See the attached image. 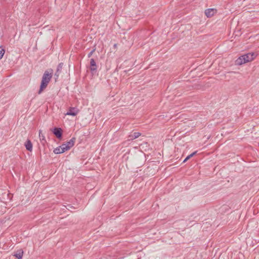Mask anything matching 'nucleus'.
<instances>
[{
	"label": "nucleus",
	"instance_id": "f257e3e1",
	"mask_svg": "<svg viewBox=\"0 0 259 259\" xmlns=\"http://www.w3.org/2000/svg\"><path fill=\"white\" fill-rule=\"evenodd\" d=\"M53 72V71L52 69H50V70H46L45 71L42 77L40 89L38 92V94H40L41 92L47 88L48 83L52 77Z\"/></svg>",
	"mask_w": 259,
	"mask_h": 259
},
{
	"label": "nucleus",
	"instance_id": "f03ea898",
	"mask_svg": "<svg viewBox=\"0 0 259 259\" xmlns=\"http://www.w3.org/2000/svg\"><path fill=\"white\" fill-rule=\"evenodd\" d=\"M256 56V54L254 53H247L239 57L236 60V63L237 65H242L247 62L251 61L255 58Z\"/></svg>",
	"mask_w": 259,
	"mask_h": 259
},
{
	"label": "nucleus",
	"instance_id": "7ed1b4c3",
	"mask_svg": "<svg viewBox=\"0 0 259 259\" xmlns=\"http://www.w3.org/2000/svg\"><path fill=\"white\" fill-rule=\"evenodd\" d=\"M90 69L93 74L95 73L97 70V65L95 60L93 58L90 60Z\"/></svg>",
	"mask_w": 259,
	"mask_h": 259
},
{
	"label": "nucleus",
	"instance_id": "20e7f679",
	"mask_svg": "<svg viewBox=\"0 0 259 259\" xmlns=\"http://www.w3.org/2000/svg\"><path fill=\"white\" fill-rule=\"evenodd\" d=\"M79 112V110L75 107H70L68 112L66 113V115L76 116Z\"/></svg>",
	"mask_w": 259,
	"mask_h": 259
},
{
	"label": "nucleus",
	"instance_id": "39448f33",
	"mask_svg": "<svg viewBox=\"0 0 259 259\" xmlns=\"http://www.w3.org/2000/svg\"><path fill=\"white\" fill-rule=\"evenodd\" d=\"M53 134L58 139H61L62 136V130L59 127H55L52 131Z\"/></svg>",
	"mask_w": 259,
	"mask_h": 259
},
{
	"label": "nucleus",
	"instance_id": "423d86ee",
	"mask_svg": "<svg viewBox=\"0 0 259 259\" xmlns=\"http://www.w3.org/2000/svg\"><path fill=\"white\" fill-rule=\"evenodd\" d=\"M216 12L217 10L214 9H208L205 11V14L207 17H210Z\"/></svg>",
	"mask_w": 259,
	"mask_h": 259
},
{
	"label": "nucleus",
	"instance_id": "0eeeda50",
	"mask_svg": "<svg viewBox=\"0 0 259 259\" xmlns=\"http://www.w3.org/2000/svg\"><path fill=\"white\" fill-rule=\"evenodd\" d=\"M75 138H72L71 139L69 140V141L67 142L66 143H65L66 145L67 146V150L70 149L74 145Z\"/></svg>",
	"mask_w": 259,
	"mask_h": 259
},
{
	"label": "nucleus",
	"instance_id": "6e6552de",
	"mask_svg": "<svg viewBox=\"0 0 259 259\" xmlns=\"http://www.w3.org/2000/svg\"><path fill=\"white\" fill-rule=\"evenodd\" d=\"M25 147L26 149L29 151H32V144L29 140H27L25 143Z\"/></svg>",
	"mask_w": 259,
	"mask_h": 259
},
{
	"label": "nucleus",
	"instance_id": "1a4fd4ad",
	"mask_svg": "<svg viewBox=\"0 0 259 259\" xmlns=\"http://www.w3.org/2000/svg\"><path fill=\"white\" fill-rule=\"evenodd\" d=\"M23 254V250L22 249H20L17 251V252L14 254V256H15L18 259H22Z\"/></svg>",
	"mask_w": 259,
	"mask_h": 259
},
{
	"label": "nucleus",
	"instance_id": "9d476101",
	"mask_svg": "<svg viewBox=\"0 0 259 259\" xmlns=\"http://www.w3.org/2000/svg\"><path fill=\"white\" fill-rule=\"evenodd\" d=\"M140 135H141V133H138V132H135L133 134H131V135H129L128 140H133L134 139L138 138Z\"/></svg>",
	"mask_w": 259,
	"mask_h": 259
},
{
	"label": "nucleus",
	"instance_id": "9b49d317",
	"mask_svg": "<svg viewBox=\"0 0 259 259\" xmlns=\"http://www.w3.org/2000/svg\"><path fill=\"white\" fill-rule=\"evenodd\" d=\"M54 152L55 154H61L64 152V150H62L60 146L57 147L54 150Z\"/></svg>",
	"mask_w": 259,
	"mask_h": 259
},
{
	"label": "nucleus",
	"instance_id": "f8f14e48",
	"mask_svg": "<svg viewBox=\"0 0 259 259\" xmlns=\"http://www.w3.org/2000/svg\"><path fill=\"white\" fill-rule=\"evenodd\" d=\"M39 137L40 140L41 141V143L43 144H44L46 142V141L45 140V136L41 134V131H39Z\"/></svg>",
	"mask_w": 259,
	"mask_h": 259
},
{
	"label": "nucleus",
	"instance_id": "ddd939ff",
	"mask_svg": "<svg viewBox=\"0 0 259 259\" xmlns=\"http://www.w3.org/2000/svg\"><path fill=\"white\" fill-rule=\"evenodd\" d=\"M5 53V50L2 47H0V60L3 58Z\"/></svg>",
	"mask_w": 259,
	"mask_h": 259
},
{
	"label": "nucleus",
	"instance_id": "4468645a",
	"mask_svg": "<svg viewBox=\"0 0 259 259\" xmlns=\"http://www.w3.org/2000/svg\"><path fill=\"white\" fill-rule=\"evenodd\" d=\"M197 153L196 151H195L193 153H191V154H190L189 155H188L185 159L183 161V162H186V161H187L189 159H190L191 157H192L193 156H194V155L196 154V153Z\"/></svg>",
	"mask_w": 259,
	"mask_h": 259
},
{
	"label": "nucleus",
	"instance_id": "2eb2a0df",
	"mask_svg": "<svg viewBox=\"0 0 259 259\" xmlns=\"http://www.w3.org/2000/svg\"><path fill=\"white\" fill-rule=\"evenodd\" d=\"M63 63H60L57 66V72H61V71L63 68Z\"/></svg>",
	"mask_w": 259,
	"mask_h": 259
},
{
	"label": "nucleus",
	"instance_id": "dca6fc26",
	"mask_svg": "<svg viewBox=\"0 0 259 259\" xmlns=\"http://www.w3.org/2000/svg\"><path fill=\"white\" fill-rule=\"evenodd\" d=\"M66 146H67L66 145L65 143H64L60 146L62 150H64V152L68 150Z\"/></svg>",
	"mask_w": 259,
	"mask_h": 259
},
{
	"label": "nucleus",
	"instance_id": "f3484780",
	"mask_svg": "<svg viewBox=\"0 0 259 259\" xmlns=\"http://www.w3.org/2000/svg\"><path fill=\"white\" fill-rule=\"evenodd\" d=\"M60 72H57V71H56V73H55V76L56 80L58 78Z\"/></svg>",
	"mask_w": 259,
	"mask_h": 259
},
{
	"label": "nucleus",
	"instance_id": "a211bd4d",
	"mask_svg": "<svg viewBox=\"0 0 259 259\" xmlns=\"http://www.w3.org/2000/svg\"><path fill=\"white\" fill-rule=\"evenodd\" d=\"M95 49H94L93 50H92L88 55V57L89 58L91 57L92 56V55H93V53L95 51Z\"/></svg>",
	"mask_w": 259,
	"mask_h": 259
}]
</instances>
